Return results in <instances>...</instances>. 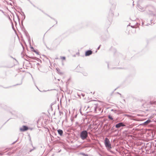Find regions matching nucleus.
I'll list each match as a JSON object with an SVG mask.
<instances>
[{
	"mask_svg": "<svg viewBox=\"0 0 156 156\" xmlns=\"http://www.w3.org/2000/svg\"><path fill=\"white\" fill-rule=\"evenodd\" d=\"M88 136V133L87 130L81 131L80 133V137L82 140L86 139Z\"/></svg>",
	"mask_w": 156,
	"mask_h": 156,
	"instance_id": "nucleus-1",
	"label": "nucleus"
},
{
	"mask_svg": "<svg viewBox=\"0 0 156 156\" xmlns=\"http://www.w3.org/2000/svg\"><path fill=\"white\" fill-rule=\"evenodd\" d=\"M105 147L108 149L111 148V144L109 139L107 138H106L105 140Z\"/></svg>",
	"mask_w": 156,
	"mask_h": 156,
	"instance_id": "nucleus-2",
	"label": "nucleus"
},
{
	"mask_svg": "<svg viewBox=\"0 0 156 156\" xmlns=\"http://www.w3.org/2000/svg\"><path fill=\"white\" fill-rule=\"evenodd\" d=\"M126 125L123 122H120L116 124L115 125V127L117 128H119L121 127H124Z\"/></svg>",
	"mask_w": 156,
	"mask_h": 156,
	"instance_id": "nucleus-3",
	"label": "nucleus"
},
{
	"mask_svg": "<svg viewBox=\"0 0 156 156\" xmlns=\"http://www.w3.org/2000/svg\"><path fill=\"white\" fill-rule=\"evenodd\" d=\"M28 129V127L25 126H23L20 128V130L21 131H25L27 130Z\"/></svg>",
	"mask_w": 156,
	"mask_h": 156,
	"instance_id": "nucleus-4",
	"label": "nucleus"
},
{
	"mask_svg": "<svg viewBox=\"0 0 156 156\" xmlns=\"http://www.w3.org/2000/svg\"><path fill=\"white\" fill-rule=\"evenodd\" d=\"M92 51L91 50H88L87 51L85 54L86 56H88L92 54Z\"/></svg>",
	"mask_w": 156,
	"mask_h": 156,
	"instance_id": "nucleus-5",
	"label": "nucleus"
},
{
	"mask_svg": "<svg viewBox=\"0 0 156 156\" xmlns=\"http://www.w3.org/2000/svg\"><path fill=\"white\" fill-rule=\"evenodd\" d=\"M112 111H113L115 113H116L117 114H119L120 113H122V111L120 110H115L114 109H112L111 110Z\"/></svg>",
	"mask_w": 156,
	"mask_h": 156,
	"instance_id": "nucleus-6",
	"label": "nucleus"
},
{
	"mask_svg": "<svg viewBox=\"0 0 156 156\" xmlns=\"http://www.w3.org/2000/svg\"><path fill=\"white\" fill-rule=\"evenodd\" d=\"M56 69L57 70V72L60 75H62L63 74V73L61 71L60 69H59L58 68H56Z\"/></svg>",
	"mask_w": 156,
	"mask_h": 156,
	"instance_id": "nucleus-7",
	"label": "nucleus"
},
{
	"mask_svg": "<svg viewBox=\"0 0 156 156\" xmlns=\"http://www.w3.org/2000/svg\"><path fill=\"white\" fill-rule=\"evenodd\" d=\"M57 131L58 134L60 136H62L63 134V131L60 129H58L57 130Z\"/></svg>",
	"mask_w": 156,
	"mask_h": 156,
	"instance_id": "nucleus-8",
	"label": "nucleus"
},
{
	"mask_svg": "<svg viewBox=\"0 0 156 156\" xmlns=\"http://www.w3.org/2000/svg\"><path fill=\"white\" fill-rule=\"evenodd\" d=\"M151 122V120L148 119L144 123V125H147Z\"/></svg>",
	"mask_w": 156,
	"mask_h": 156,
	"instance_id": "nucleus-9",
	"label": "nucleus"
},
{
	"mask_svg": "<svg viewBox=\"0 0 156 156\" xmlns=\"http://www.w3.org/2000/svg\"><path fill=\"white\" fill-rule=\"evenodd\" d=\"M116 4L115 3H114L112 5V6L111 7V9L112 10H114L115 9Z\"/></svg>",
	"mask_w": 156,
	"mask_h": 156,
	"instance_id": "nucleus-10",
	"label": "nucleus"
},
{
	"mask_svg": "<svg viewBox=\"0 0 156 156\" xmlns=\"http://www.w3.org/2000/svg\"><path fill=\"white\" fill-rule=\"evenodd\" d=\"M29 58H32V59H34V60H37V61H38V60H39V59L38 58H36V57H30Z\"/></svg>",
	"mask_w": 156,
	"mask_h": 156,
	"instance_id": "nucleus-11",
	"label": "nucleus"
},
{
	"mask_svg": "<svg viewBox=\"0 0 156 156\" xmlns=\"http://www.w3.org/2000/svg\"><path fill=\"white\" fill-rule=\"evenodd\" d=\"M108 118L110 120H113V118L110 115H108Z\"/></svg>",
	"mask_w": 156,
	"mask_h": 156,
	"instance_id": "nucleus-12",
	"label": "nucleus"
},
{
	"mask_svg": "<svg viewBox=\"0 0 156 156\" xmlns=\"http://www.w3.org/2000/svg\"><path fill=\"white\" fill-rule=\"evenodd\" d=\"M46 15H47L48 16L50 17L51 19H53V20H54L55 21V22L56 23V24L57 23V20H56L55 19H54L52 18L51 17V16H49L47 14H46Z\"/></svg>",
	"mask_w": 156,
	"mask_h": 156,
	"instance_id": "nucleus-13",
	"label": "nucleus"
},
{
	"mask_svg": "<svg viewBox=\"0 0 156 156\" xmlns=\"http://www.w3.org/2000/svg\"><path fill=\"white\" fill-rule=\"evenodd\" d=\"M32 51H33L34 52L36 53L37 55H39V52L37 51L36 50H35L34 49V50H32Z\"/></svg>",
	"mask_w": 156,
	"mask_h": 156,
	"instance_id": "nucleus-14",
	"label": "nucleus"
},
{
	"mask_svg": "<svg viewBox=\"0 0 156 156\" xmlns=\"http://www.w3.org/2000/svg\"><path fill=\"white\" fill-rule=\"evenodd\" d=\"M22 83V80H21V81L20 82V83H19V84H16V85H21Z\"/></svg>",
	"mask_w": 156,
	"mask_h": 156,
	"instance_id": "nucleus-15",
	"label": "nucleus"
},
{
	"mask_svg": "<svg viewBox=\"0 0 156 156\" xmlns=\"http://www.w3.org/2000/svg\"><path fill=\"white\" fill-rule=\"evenodd\" d=\"M61 58L63 60H65L66 59L65 57H61Z\"/></svg>",
	"mask_w": 156,
	"mask_h": 156,
	"instance_id": "nucleus-16",
	"label": "nucleus"
},
{
	"mask_svg": "<svg viewBox=\"0 0 156 156\" xmlns=\"http://www.w3.org/2000/svg\"><path fill=\"white\" fill-rule=\"evenodd\" d=\"M3 154V153H2V152L0 151V155H2Z\"/></svg>",
	"mask_w": 156,
	"mask_h": 156,
	"instance_id": "nucleus-17",
	"label": "nucleus"
},
{
	"mask_svg": "<svg viewBox=\"0 0 156 156\" xmlns=\"http://www.w3.org/2000/svg\"><path fill=\"white\" fill-rule=\"evenodd\" d=\"M131 27L133 28H135L134 26H131Z\"/></svg>",
	"mask_w": 156,
	"mask_h": 156,
	"instance_id": "nucleus-18",
	"label": "nucleus"
},
{
	"mask_svg": "<svg viewBox=\"0 0 156 156\" xmlns=\"http://www.w3.org/2000/svg\"><path fill=\"white\" fill-rule=\"evenodd\" d=\"M101 46V45H100L98 48H97V49L98 50H99L100 48V47Z\"/></svg>",
	"mask_w": 156,
	"mask_h": 156,
	"instance_id": "nucleus-19",
	"label": "nucleus"
},
{
	"mask_svg": "<svg viewBox=\"0 0 156 156\" xmlns=\"http://www.w3.org/2000/svg\"><path fill=\"white\" fill-rule=\"evenodd\" d=\"M81 154H82V155H86L84 153H81Z\"/></svg>",
	"mask_w": 156,
	"mask_h": 156,
	"instance_id": "nucleus-20",
	"label": "nucleus"
},
{
	"mask_svg": "<svg viewBox=\"0 0 156 156\" xmlns=\"http://www.w3.org/2000/svg\"><path fill=\"white\" fill-rule=\"evenodd\" d=\"M17 140H16L14 142H13L12 144H14L16 141H17Z\"/></svg>",
	"mask_w": 156,
	"mask_h": 156,
	"instance_id": "nucleus-21",
	"label": "nucleus"
},
{
	"mask_svg": "<svg viewBox=\"0 0 156 156\" xmlns=\"http://www.w3.org/2000/svg\"><path fill=\"white\" fill-rule=\"evenodd\" d=\"M11 57L12 58H13V59H15L16 61H17L16 60L15 58H13L12 57Z\"/></svg>",
	"mask_w": 156,
	"mask_h": 156,
	"instance_id": "nucleus-22",
	"label": "nucleus"
},
{
	"mask_svg": "<svg viewBox=\"0 0 156 156\" xmlns=\"http://www.w3.org/2000/svg\"><path fill=\"white\" fill-rule=\"evenodd\" d=\"M126 116H129V115L128 114H126L125 115Z\"/></svg>",
	"mask_w": 156,
	"mask_h": 156,
	"instance_id": "nucleus-23",
	"label": "nucleus"
},
{
	"mask_svg": "<svg viewBox=\"0 0 156 156\" xmlns=\"http://www.w3.org/2000/svg\"><path fill=\"white\" fill-rule=\"evenodd\" d=\"M31 48L32 49H33V50H34V48H33V47H31Z\"/></svg>",
	"mask_w": 156,
	"mask_h": 156,
	"instance_id": "nucleus-24",
	"label": "nucleus"
},
{
	"mask_svg": "<svg viewBox=\"0 0 156 156\" xmlns=\"http://www.w3.org/2000/svg\"><path fill=\"white\" fill-rule=\"evenodd\" d=\"M108 68H109V65H108Z\"/></svg>",
	"mask_w": 156,
	"mask_h": 156,
	"instance_id": "nucleus-25",
	"label": "nucleus"
},
{
	"mask_svg": "<svg viewBox=\"0 0 156 156\" xmlns=\"http://www.w3.org/2000/svg\"><path fill=\"white\" fill-rule=\"evenodd\" d=\"M118 94H119L121 96V94L120 93H118Z\"/></svg>",
	"mask_w": 156,
	"mask_h": 156,
	"instance_id": "nucleus-26",
	"label": "nucleus"
},
{
	"mask_svg": "<svg viewBox=\"0 0 156 156\" xmlns=\"http://www.w3.org/2000/svg\"><path fill=\"white\" fill-rule=\"evenodd\" d=\"M130 23H129V25H128L127 26H130Z\"/></svg>",
	"mask_w": 156,
	"mask_h": 156,
	"instance_id": "nucleus-27",
	"label": "nucleus"
},
{
	"mask_svg": "<svg viewBox=\"0 0 156 156\" xmlns=\"http://www.w3.org/2000/svg\"><path fill=\"white\" fill-rule=\"evenodd\" d=\"M33 6H34V7H35V6L34 5H33Z\"/></svg>",
	"mask_w": 156,
	"mask_h": 156,
	"instance_id": "nucleus-28",
	"label": "nucleus"
},
{
	"mask_svg": "<svg viewBox=\"0 0 156 156\" xmlns=\"http://www.w3.org/2000/svg\"><path fill=\"white\" fill-rule=\"evenodd\" d=\"M54 154H53L52 156H53Z\"/></svg>",
	"mask_w": 156,
	"mask_h": 156,
	"instance_id": "nucleus-29",
	"label": "nucleus"
}]
</instances>
